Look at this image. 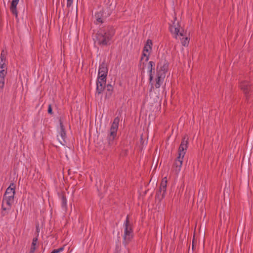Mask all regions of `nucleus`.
<instances>
[{"label":"nucleus","instance_id":"nucleus-1","mask_svg":"<svg viewBox=\"0 0 253 253\" xmlns=\"http://www.w3.org/2000/svg\"><path fill=\"white\" fill-rule=\"evenodd\" d=\"M114 35L115 30L111 26L100 28L95 35L94 42L102 46L110 45Z\"/></svg>","mask_w":253,"mask_h":253},{"label":"nucleus","instance_id":"nucleus-2","mask_svg":"<svg viewBox=\"0 0 253 253\" xmlns=\"http://www.w3.org/2000/svg\"><path fill=\"white\" fill-rule=\"evenodd\" d=\"M169 29L175 38L177 39L178 37H180V39L182 45L184 46H188L189 39L188 37H184L183 30L181 28L179 22L176 18L174 19L173 21L169 23Z\"/></svg>","mask_w":253,"mask_h":253},{"label":"nucleus","instance_id":"nucleus-3","mask_svg":"<svg viewBox=\"0 0 253 253\" xmlns=\"http://www.w3.org/2000/svg\"><path fill=\"white\" fill-rule=\"evenodd\" d=\"M168 67V62L165 60H162L158 64L155 78L156 84H155L156 88H159L163 83Z\"/></svg>","mask_w":253,"mask_h":253},{"label":"nucleus","instance_id":"nucleus-4","mask_svg":"<svg viewBox=\"0 0 253 253\" xmlns=\"http://www.w3.org/2000/svg\"><path fill=\"white\" fill-rule=\"evenodd\" d=\"M15 190L14 184H11L6 190L3 196L1 208L3 211H9L14 202Z\"/></svg>","mask_w":253,"mask_h":253},{"label":"nucleus","instance_id":"nucleus-5","mask_svg":"<svg viewBox=\"0 0 253 253\" xmlns=\"http://www.w3.org/2000/svg\"><path fill=\"white\" fill-rule=\"evenodd\" d=\"M187 140L185 139V138H184L182 140L179 146L178 150V156L177 158L174 165V170L176 174H178L181 170L183 159L187 148Z\"/></svg>","mask_w":253,"mask_h":253},{"label":"nucleus","instance_id":"nucleus-6","mask_svg":"<svg viewBox=\"0 0 253 253\" xmlns=\"http://www.w3.org/2000/svg\"><path fill=\"white\" fill-rule=\"evenodd\" d=\"M124 234H123V244L126 246L132 239L133 233L131 223L128 220V216L126 217L123 225Z\"/></svg>","mask_w":253,"mask_h":253},{"label":"nucleus","instance_id":"nucleus-7","mask_svg":"<svg viewBox=\"0 0 253 253\" xmlns=\"http://www.w3.org/2000/svg\"><path fill=\"white\" fill-rule=\"evenodd\" d=\"M119 119L117 117L114 119L111 125V128L108 132L107 140L110 145H113L117 139V133L118 129Z\"/></svg>","mask_w":253,"mask_h":253},{"label":"nucleus","instance_id":"nucleus-8","mask_svg":"<svg viewBox=\"0 0 253 253\" xmlns=\"http://www.w3.org/2000/svg\"><path fill=\"white\" fill-rule=\"evenodd\" d=\"M152 42L151 40H147L143 48L142 54L141 56V60L147 62L149 58V55L152 51Z\"/></svg>","mask_w":253,"mask_h":253},{"label":"nucleus","instance_id":"nucleus-9","mask_svg":"<svg viewBox=\"0 0 253 253\" xmlns=\"http://www.w3.org/2000/svg\"><path fill=\"white\" fill-rule=\"evenodd\" d=\"M155 64L153 61H149L147 66V72L149 76L150 83L152 84L155 82L156 74L155 71Z\"/></svg>","mask_w":253,"mask_h":253},{"label":"nucleus","instance_id":"nucleus-10","mask_svg":"<svg viewBox=\"0 0 253 253\" xmlns=\"http://www.w3.org/2000/svg\"><path fill=\"white\" fill-rule=\"evenodd\" d=\"M108 74V69L105 64L100 65L98 73L97 80L103 81L106 82V77Z\"/></svg>","mask_w":253,"mask_h":253},{"label":"nucleus","instance_id":"nucleus-11","mask_svg":"<svg viewBox=\"0 0 253 253\" xmlns=\"http://www.w3.org/2000/svg\"><path fill=\"white\" fill-rule=\"evenodd\" d=\"M106 85V82L103 81L97 80L96 82V92L95 95L99 97L100 94L103 92Z\"/></svg>","mask_w":253,"mask_h":253},{"label":"nucleus","instance_id":"nucleus-12","mask_svg":"<svg viewBox=\"0 0 253 253\" xmlns=\"http://www.w3.org/2000/svg\"><path fill=\"white\" fill-rule=\"evenodd\" d=\"M7 71L4 69L0 71V88L3 89L5 84V77Z\"/></svg>","mask_w":253,"mask_h":253},{"label":"nucleus","instance_id":"nucleus-13","mask_svg":"<svg viewBox=\"0 0 253 253\" xmlns=\"http://www.w3.org/2000/svg\"><path fill=\"white\" fill-rule=\"evenodd\" d=\"M19 1V0H12L10 8V11L16 17L17 16V5Z\"/></svg>","mask_w":253,"mask_h":253},{"label":"nucleus","instance_id":"nucleus-14","mask_svg":"<svg viewBox=\"0 0 253 253\" xmlns=\"http://www.w3.org/2000/svg\"><path fill=\"white\" fill-rule=\"evenodd\" d=\"M240 87L245 94L249 93L250 86L248 82L246 81L242 82L240 84Z\"/></svg>","mask_w":253,"mask_h":253},{"label":"nucleus","instance_id":"nucleus-15","mask_svg":"<svg viewBox=\"0 0 253 253\" xmlns=\"http://www.w3.org/2000/svg\"><path fill=\"white\" fill-rule=\"evenodd\" d=\"M59 134L62 139V140L65 141V140L66 138V132L64 130V126L61 121H60V128L59 129Z\"/></svg>","mask_w":253,"mask_h":253},{"label":"nucleus","instance_id":"nucleus-16","mask_svg":"<svg viewBox=\"0 0 253 253\" xmlns=\"http://www.w3.org/2000/svg\"><path fill=\"white\" fill-rule=\"evenodd\" d=\"M167 182V178H164L160 187V191L162 192V196H164L166 192Z\"/></svg>","mask_w":253,"mask_h":253},{"label":"nucleus","instance_id":"nucleus-17","mask_svg":"<svg viewBox=\"0 0 253 253\" xmlns=\"http://www.w3.org/2000/svg\"><path fill=\"white\" fill-rule=\"evenodd\" d=\"M94 17H95V18L96 20V24L102 23L103 22V12L102 11H100L96 13L95 14Z\"/></svg>","mask_w":253,"mask_h":253},{"label":"nucleus","instance_id":"nucleus-18","mask_svg":"<svg viewBox=\"0 0 253 253\" xmlns=\"http://www.w3.org/2000/svg\"><path fill=\"white\" fill-rule=\"evenodd\" d=\"M0 62L1 63H7V59H6V52L2 50L0 53Z\"/></svg>","mask_w":253,"mask_h":253},{"label":"nucleus","instance_id":"nucleus-19","mask_svg":"<svg viewBox=\"0 0 253 253\" xmlns=\"http://www.w3.org/2000/svg\"><path fill=\"white\" fill-rule=\"evenodd\" d=\"M37 239L34 238L33 240L32 243V246L31 248L30 253H33L35 250H36V245L37 243Z\"/></svg>","mask_w":253,"mask_h":253},{"label":"nucleus","instance_id":"nucleus-20","mask_svg":"<svg viewBox=\"0 0 253 253\" xmlns=\"http://www.w3.org/2000/svg\"><path fill=\"white\" fill-rule=\"evenodd\" d=\"M61 202L62 208L66 209L67 205V200L65 197L62 196L61 198Z\"/></svg>","mask_w":253,"mask_h":253},{"label":"nucleus","instance_id":"nucleus-21","mask_svg":"<svg viewBox=\"0 0 253 253\" xmlns=\"http://www.w3.org/2000/svg\"><path fill=\"white\" fill-rule=\"evenodd\" d=\"M64 250V247H61L58 249L54 250L51 253H60Z\"/></svg>","mask_w":253,"mask_h":253},{"label":"nucleus","instance_id":"nucleus-22","mask_svg":"<svg viewBox=\"0 0 253 253\" xmlns=\"http://www.w3.org/2000/svg\"><path fill=\"white\" fill-rule=\"evenodd\" d=\"M6 64L7 63H5L0 62V69H1V70H2V69L5 70L4 69L6 68Z\"/></svg>","mask_w":253,"mask_h":253},{"label":"nucleus","instance_id":"nucleus-23","mask_svg":"<svg viewBox=\"0 0 253 253\" xmlns=\"http://www.w3.org/2000/svg\"><path fill=\"white\" fill-rule=\"evenodd\" d=\"M73 2V0H67V6H70Z\"/></svg>","mask_w":253,"mask_h":253},{"label":"nucleus","instance_id":"nucleus-24","mask_svg":"<svg viewBox=\"0 0 253 253\" xmlns=\"http://www.w3.org/2000/svg\"><path fill=\"white\" fill-rule=\"evenodd\" d=\"M107 89H108L109 91H112V90H113V87H112V85H111L108 84V85H107Z\"/></svg>","mask_w":253,"mask_h":253},{"label":"nucleus","instance_id":"nucleus-25","mask_svg":"<svg viewBox=\"0 0 253 253\" xmlns=\"http://www.w3.org/2000/svg\"><path fill=\"white\" fill-rule=\"evenodd\" d=\"M48 113H50V114L52 113V108H51V105H50L48 106Z\"/></svg>","mask_w":253,"mask_h":253}]
</instances>
